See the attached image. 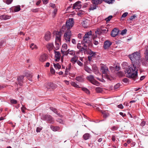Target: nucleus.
Segmentation results:
<instances>
[{"label":"nucleus","instance_id":"nucleus-1","mask_svg":"<svg viewBox=\"0 0 148 148\" xmlns=\"http://www.w3.org/2000/svg\"><path fill=\"white\" fill-rule=\"evenodd\" d=\"M129 58L132 63H134L132 64V65L127 70V77L135 80L137 78L138 69L140 66L139 65L140 62V54L138 52H135L129 55Z\"/></svg>","mask_w":148,"mask_h":148},{"label":"nucleus","instance_id":"nucleus-2","mask_svg":"<svg viewBox=\"0 0 148 148\" xmlns=\"http://www.w3.org/2000/svg\"><path fill=\"white\" fill-rule=\"evenodd\" d=\"M91 31L85 34L83 37V39L82 41V44H84V46L87 47L88 45H90L91 39L90 37L91 36Z\"/></svg>","mask_w":148,"mask_h":148},{"label":"nucleus","instance_id":"nucleus-3","mask_svg":"<svg viewBox=\"0 0 148 148\" xmlns=\"http://www.w3.org/2000/svg\"><path fill=\"white\" fill-rule=\"evenodd\" d=\"M101 71L106 78L108 79H110V76L108 68L106 66H101Z\"/></svg>","mask_w":148,"mask_h":148},{"label":"nucleus","instance_id":"nucleus-4","mask_svg":"<svg viewBox=\"0 0 148 148\" xmlns=\"http://www.w3.org/2000/svg\"><path fill=\"white\" fill-rule=\"evenodd\" d=\"M74 22L73 18H69L68 21H66V26H63L62 29H64L65 28H67V30H70L74 25Z\"/></svg>","mask_w":148,"mask_h":148},{"label":"nucleus","instance_id":"nucleus-5","mask_svg":"<svg viewBox=\"0 0 148 148\" xmlns=\"http://www.w3.org/2000/svg\"><path fill=\"white\" fill-rule=\"evenodd\" d=\"M86 78L91 83L97 86H98L100 83L94 78V77L92 75H90L87 76Z\"/></svg>","mask_w":148,"mask_h":148},{"label":"nucleus","instance_id":"nucleus-6","mask_svg":"<svg viewBox=\"0 0 148 148\" xmlns=\"http://www.w3.org/2000/svg\"><path fill=\"white\" fill-rule=\"evenodd\" d=\"M71 35V31L70 30H67L66 32L64 34V37L67 43H70V38Z\"/></svg>","mask_w":148,"mask_h":148},{"label":"nucleus","instance_id":"nucleus-7","mask_svg":"<svg viewBox=\"0 0 148 148\" xmlns=\"http://www.w3.org/2000/svg\"><path fill=\"white\" fill-rule=\"evenodd\" d=\"M44 120H46L49 123H53L54 122L53 118L50 115H46L43 117Z\"/></svg>","mask_w":148,"mask_h":148},{"label":"nucleus","instance_id":"nucleus-8","mask_svg":"<svg viewBox=\"0 0 148 148\" xmlns=\"http://www.w3.org/2000/svg\"><path fill=\"white\" fill-rule=\"evenodd\" d=\"M87 54L89 55L88 57V60L91 61L92 58H95L96 54V52H94L91 50H88L87 51Z\"/></svg>","mask_w":148,"mask_h":148},{"label":"nucleus","instance_id":"nucleus-9","mask_svg":"<svg viewBox=\"0 0 148 148\" xmlns=\"http://www.w3.org/2000/svg\"><path fill=\"white\" fill-rule=\"evenodd\" d=\"M24 78V76L21 75L18 77L17 80L18 81V84L15 83L16 85H19L20 86H22L23 84V79Z\"/></svg>","mask_w":148,"mask_h":148},{"label":"nucleus","instance_id":"nucleus-10","mask_svg":"<svg viewBox=\"0 0 148 148\" xmlns=\"http://www.w3.org/2000/svg\"><path fill=\"white\" fill-rule=\"evenodd\" d=\"M48 58L47 55L45 54H43L41 55L39 58L40 61L43 62L46 61Z\"/></svg>","mask_w":148,"mask_h":148},{"label":"nucleus","instance_id":"nucleus-11","mask_svg":"<svg viewBox=\"0 0 148 148\" xmlns=\"http://www.w3.org/2000/svg\"><path fill=\"white\" fill-rule=\"evenodd\" d=\"M81 2L78 1L75 3L73 6V9H79L81 7V5L80 4Z\"/></svg>","mask_w":148,"mask_h":148},{"label":"nucleus","instance_id":"nucleus-12","mask_svg":"<svg viewBox=\"0 0 148 148\" xmlns=\"http://www.w3.org/2000/svg\"><path fill=\"white\" fill-rule=\"evenodd\" d=\"M112 44L111 42L107 40L105 41L104 43V48L105 49L108 48Z\"/></svg>","mask_w":148,"mask_h":148},{"label":"nucleus","instance_id":"nucleus-13","mask_svg":"<svg viewBox=\"0 0 148 148\" xmlns=\"http://www.w3.org/2000/svg\"><path fill=\"white\" fill-rule=\"evenodd\" d=\"M51 38V33L49 32H47L45 35V39L47 41H49Z\"/></svg>","mask_w":148,"mask_h":148},{"label":"nucleus","instance_id":"nucleus-14","mask_svg":"<svg viewBox=\"0 0 148 148\" xmlns=\"http://www.w3.org/2000/svg\"><path fill=\"white\" fill-rule=\"evenodd\" d=\"M118 29L115 28L112 31L111 35L112 36L115 37L118 34Z\"/></svg>","mask_w":148,"mask_h":148},{"label":"nucleus","instance_id":"nucleus-15","mask_svg":"<svg viewBox=\"0 0 148 148\" xmlns=\"http://www.w3.org/2000/svg\"><path fill=\"white\" fill-rule=\"evenodd\" d=\"M54 52L55 54V56L56 58L55 61L56 62H58L60 60V57L61 56L60 54L59 51H54Z\"/></svg>","mask_w":148,"mask_h":148},{"label":"nucleus","instance_id":"nucleus-16","mask_svg":"<svg viewBox=\"0 0 148 148\" xmlns=\"http://www.w3.org/2000/svg\"><path fill=\"white\" fill-rule=\"evenodd\" d=\"M61 33L60 32H57L56 33V40L61 41Z\"/></svg>","mask_w":148,"mask_h":148},{"label":"nucleus","instance_id":"nucleus-17","mask_svg":"<svg viewBox=\"0 0 148 148\" xmlns=\"http://www.w3.org/2000/svg\"><path fill=\"white\" fill-rule=\"evenodd\" d=\"M10 17V16L8 15H3L0 16V19L1 20H5L9 19Z\"/></svg>","mask_w":148,"mask_h":148},{"label":"nucleus","instance_id":"nucleus-18","mask_svg":"<svg viewBox=\"0 0 148 148\" xmlns=\"http://www.w3.org/2000/svg\"><path fill=\"white\" fill-rule=\"evenodd\" d=\"M50 109L52 111H53L55 113H56L57 115H58L59 117H62L63 116L62 115L60 114L57 111V109L56 108H53L52 107H50Z\"/></svg>","mask_w":148,"mask_h":148},{"label":"nucleus","instance_id":"nucleus-19","mask_svg":"<svg viewBox=\"0 0 148 148\" xmlns=\"http://www.w3.org/2000/svg\"><path fill=\"white\" fill-rule=\"evenodd\" d=\"M89 21L88 20H86L83 21L82 25L84 28H87L89 26Z\"/></svg>","mask_w":148,"mask_h":148},{"label":"nucleus","instance_id":"nucleus-20","mask_svg":"<svg viewBox=\"0 0 148 148\" xmlns=\"http://www.w3.org/2000/svg\"><path fill=\"white\" fill-rule=\"evenodd\" d=\"M50 128L53 131L56 132L60 130V127L58 126H54L53 125L50 126Z\"/></svg>","mask_w":148,"mask_h":148},{"label":"nucleus","instance_id":"nucleus-21","mask_svg":"<svg viewBox=\"0 0 148 148\" xmlns=\"http://www.w3.org/2000/svg\"><path fill=\"white\" fill-rule=\"evenodd\" d=\"M60 41H55V44L54 47L56 50L60 48V45L59 43Z\"/></svg>","mask_w":148,"mask_h":148},{"label":"nucleus","instance_id":"nucleus-22","mask_svg":"<svg viewBox=\"0 0 148 148\" xmlns=\"http://www.w3.org/2000/svg\"><path fill=\"white\" fill-rule=\"evenodd\" d=\"M103 0H92V2L93 4H98L101 3Z\"/></svg>","mask_w":148,"mask_h":148},{"label":"nucleus","instance_id":"nucleus-23","mask_svg":"<svg viewBox=\"0 0 148 148\" xmlns=\"http://www.w3.org/2000/svg\"><path fill=\"white\" fill-rule=\"evenodd\" d=\"M84 70L87 72L91 73H92V70L88 66H85L84 67Z\"/></svg>","mask_w":148,"mask_h":148},{"label":"nucleus","instance_id":"nucleus-24","mask_svg":"<svg viewBox=\"0 0 148 148\" xmlns=\"http://www.w3.org/2000/svg\"><path fill=\"white\" fill-rule=\"evenodd\" d=\"M13 9L15 12H18L21 10L20 6L19 5H18L14 6L13 8Z\"/></svg>","mask_w":148,"mask_h":148},{"label":"nucleus","instance_id":"nucleus-25","mask_svg":"<svg viewBox=\"0 0 148 148\" xmlns=\"http://www.w3.org/2000/svg\"><path fill=\"white\" fill-rule=\"evenodd\" d=\"M77 57L76 56H75L74 57L72 58L71 60V62L72 63L74 64L77 61Z\"/></svg>","mask_w":148,"mask_h":148},{"label":"nucleus","instance_id":"nucleus-26","mask_svg":"<svg viewBox=\"0 0 148 148\" xmlns=\"http://www.w3.org/2000/svg\"><path fill=\"white\" fill-rule=\"evenodd\" d=\"M48 86L49 87L47 86V88H49L50 87H51L52 88H55L57 87V85L56 84H54L53 83H49L48 84Z\"/></svg>","mask_w":148,"mask_h":148},{"label":"nucleus","instance_id":"nucleus-27","mask_svg":"<svg viewBox=\"0 0 148 148\" xmlns=\"http://www.w3.org/2000/svg\"><path fill=\"white\" fill-rule=\"evenodd\" d=\"M47 47L49 50H51L54 47L52 43H49L47 46Z\"/></svg>","mask_w":148,"mask_h":148},{"label":"nucleus","instance_id":"nucleus-28","mask_svg":"<svg viewBox=\"0 0 148 148\" xmlns=\"http://www.w3.org/2000/svg\"><path fill=\"white\" fill-rule=\"evenodd\" d=\"M145 58L146 61L148 62V46L146 47V50L145 53Z\"/></svg>","mask_w":148,"mask_h":148},{"label":"nucleus","instance_id":"nucleus-29","mask_svg":"<svg viewBox=\"0 0 148 148\" xmlns=\"http://www.w3.org/2000/svg\"><path fill=\"white\" fill-rule=\"evenodd\" d=\"M53 64L54 67L56 69H60L61 68V66L59 63L57 64L53 63Z\"/></svg>","mask_w":148,"mask_h":148},{"label":"nucleus","instance_id":"nucleus-30","mask_svg":"<svg viewBox=\"0 0 148 148\" xmlns=\"http://www.w3.org/2000/svg\"><path fill=\"white\" fill-rule=\"evenodd\" d=\"M97 36L93 37H92V39L93 40V43L95 45H97L98 44V42L97 40Z\"/></svg>","mask_w":148,"mask_h":148},{"label":"nucleus","instance_id":"nucleus-31","mask_svg":"<svg viewBox=\"0 0 148 148\" xmlns=\"http://www.w3.org/2000/svg\"><path fill=\"white\" fill-rule=\"evenodd\" d=\"M83 138L85 140H87L90 137V134L88 133H86L83 136Z\"/></svg>","mask_w":148,"mask_h":148},{"label":"nucleus","instance_id":"nucleus-32","mask_svg":"<svg viewBox=\"0 0 148 148\" xmlns=\"http://www.w3.org/2000/svg\"><path fill=\"white\" fill-rule=\"evenodd\" d=\"M95 90L97 93H101L103 91V89L100 87H97L96 88Z\"/></svg>","mask_w":148,"mask_h":148},{"label":"nucleus","instance_id":"nucleus-33","mask_svg":"<svg viewBox=\"0 0 148 148\" xmlns=\"http://www.w3.org/2000/svg\"><path fill=\"white\" fill-rule=\"evenodd\" d=\"M96 4H93L91 5L90 7L89 10H93L95 9L97 7Z\"/></svg>","mask_w":148,"mask_h":148},{"label":"nucleus","instance_id":"nucleus-34","mask_svg":"<svg viewBox=\"0 0 148 148\" xmlns=\"http://www.w3.org/2000/svg\"><path fill=\"white\" fill-rule=\"evenodd\" d=\"M30 47L31 48L32 50L37 49V47L36 46L34 43H32L31 44Z\"/></svg>","mask_w":148,"mask_h":148},{"label":"nucleus","instance_id":"nucleus-35","mask_svg":"<svg viewBox=\"0 0 148 148\" xmlns=\"http://www.w3.org/2000/svg\"><path fill=\"white\" fill-rule=\"evenodd\" d=\"M88 49L85 47H82L80 48V49H79V51H84V53H87V51H88Z\"/></svg>","mask_w":148,"mask_h":148},{"label":"nucleus","instance_id":"nucleus-36","mask_svg":"<svg viewBox=\"0 0 148 148\" xmlns=\"http://www.w3.org/2000/svg\"><path fill=\"white\" fill-rule=\"evenodd\" d=\"M103 115V117L105 118H106L109 116L108 113H107L105 111H101V112Z\"/></svg>","mask_w":148,"mask_h":148},{"label":"nucleus","instance_id":"nucleus-37","mask_svg":"<svg viewBox=\"0 0 148 148\" xmlns=\"http://www.w3.org/2000/svg\"><path fill=\"white\" fill-rule=\"evenodd\" d=\"M82 90L88 94H89L90 93L89 90L86 88H82Z\"/></svg>","mask_w":148,"mask_h":148},{"label":"nucleus","instance_id":"nucleus-38","mask_svg":"<svg viewBox=\"0 0 148 148\" xmlns=\"http://www.w3.org/2000/svg\"><path fill=\"white\" fill-rule=\"evenodd\" d=\"M115 0H104V1L106 3L108 4H112L113 3Z\"/></svg>","mask_w":148,"mask_h":148},{"label":"nucleus","instance_id":"nucleus-39","mask_svg":"<svg viewBox=\"0 0 148 148\" xmlns=\"http://www.w3.org/2000/svg\"><path fill=\"white\" fill-rule=\"evenodd\" d=\"M69 49L67 50L66 51H62L61 50V52L64 54V55L67 56L69 53Z\"/></svg>","mask_w":148,"mask_h":148},{"label":"nucleus","instance_id":"nucleus-40","mask_svg":"<svg viewBox=\"0 0 148 148\" xmlns=\"http://www.w3.org/2000/svg\"><path fill=\"white\" fill-rule=\"evenodd\" d=\"M71 85L77 88L79 87L78 85H77L75 82H72L71 83Z\"/></svg>","mask_w":148,"mask_h":148},{"label":"nucleus","instance_id":"nucleus-41","mask_svg":"<svg viewBox=\"0 0 148 148\" xmlns=\"http://www.w3.org/2000/svg\"><path fill=\"white\" fill-rule=\"evenodd\" d=\"M42 127H38L36 129V132H39L42 130Z\"/></svg>","mask_w":148,"mask_h":148},{"label":"nucleus","instance_id":"nucleus-42","mask_svg":"<svg viewBox=\"0 0 148 148\" xmlns=\"http://www.w3.org/2000/svg\"><path fill=\"white\" fill-rule=\"evenodd\" d=\"M112 16H108L107 18H106L105 19V20L107 21H109L112 18Z\"/></svg>","mask_w":148,"mask_h":148},{"label":"nucleus","instance_id":"nucleus-43","mask_svg":"<svg viewBox=\"0 0 148 148\" xmlns=\"http://www.w3.org/2000/svg\"><path fill=\"white\" fill-rule=\"evenodd\" d=\"M120 86V83H118L117 84H116L115 86H114V89H116L118 88Z\"/></svg>","mask_w":148,"mask_h":148},{"label":"nucleus","instance_id":"nucleus-44","mask_svg":"<svg viewBox=\"0 0 148 148\" xmlns=\"http://www.w3.org/2000/svg\"><path fill=\"white\" fill-rule=\"evenodd\" d=\"M127 31V30L126 29H125L123 30H122V31L121 33V34L122 35H123L126 34Z\"/></svg>","mask_w":148,"mask_h":148},{"label":"nucleus","instance_id":"nucleus-45","mask_svg":"<svg viewBox=\"0 0 148 148\" xmlns=\"http://www.w3.org/2000/svg\"><path fill=\"white\" fill-rule=\"evenodd\" d=\"M69 54L71 55H74L75 54V52L73 50L69 51Z\"/></svg>","mask_w":148,"mask_h":148},{"label":"nucleus","instance_id":"nucleus-46","mask_svg":"<svg viewBox=\"0 0 148 148\" xmlns=\"http://www.w3.org/2000/svg\"><path fill=\"white\" fill-rule=\"evenodd\" d=\"M22 106H23V107L21 108V111H22V112L23 113H25V111L24 110L26 109V107L25 106H23V105H22Z\"/></svg>","mask_w":148,"mask_h":148},{"label":"nucleus","instance_id":"nucleus-47","mask_svg":"<svg viewBox=\"0 0 148 148\" xmlns=\"http://www.w3.org/2000/svg\"><path fill=\"white\" fill-rule=\"evenodd\" d=\"M128 14V13L125 12L124 13L122 16L121 18H125L126 17Z\"/></svg>","mask_w":148,"mask_h":148},{"label":"nucleus","instance_id":"nucleus-48","mask_svg":"<svg viewBox=\"0 0 148 148\" xmlns=\"http://www.w3.org/2000/svg\"><path fill=\"white\" fill-rule=\"evenodd\" d=\"M13 0H6L5 3L7 4H10L12 1Z\"/></svg>","mask_w":148,"mask_h":148},{"label":"nucleus","instance_id":"nucleus-49","mask_svg":"<svg viewBox=\"0 0 148 148\" xmlns=\"http://www.w3.org/2000/svg\"><path fill=\"white\" fill-rule=\"evenodd\" d=\"M11 102L12 103L16 104L17 103V101L15 99H12L11 100Z\"/></svg>","mask_w":148,"mask_h":148},{"label":"nucleus","instance_id":"nucleus-50","mask_svg":"<svg viewBox=\"0 0 148 148\" xmlns=\"http://www.w3.org/2000/svg\"><path fill=\"white\" fill-rule=\"evenodd\" d=\"M56 121L59 122L60 123H63V121L61 119H57Z\"/></svg>","mask_w":148,"mask_h":148},{"label":"nucleus","instance_id":"nucleus-51","mask_svg":"<svg viewBox=\"0 0 148 148\" xmlns=\"http://www.w3.org/2000/svg\"><path fill=\"white\" fill-rule=\"evenodd\" d=\"M50 72L52 74H54L55 72V71L54 69L53 68H51L50 69Z\"/></svg>","mask_w":148,"mask_h":148},{"label":"nucleus","instance_id":"nucleus-52","mask_svg":"<svg viewBox=\"0 0 148 148\" xmlns=\"http://www.w3.org/2000/svg\"><path fill=\"white\" fill-rule=\"evenodd\" d=\"M49 5L51 7L53 8H55L56 7V5L55 4L53 3H51Z\"/></svg>","mask_w":148,"mask_h":148},{"label":"nucleus","instance_id":"nucleus-53","mask_svg":"<svg viewBox=\"0 0 148 148\" xmlns=\"http://www.w3.org/2000/svg\"><path fill=\"white\" fill-rule=\"evenodd\" d=\"M71 64L70 63L69 64L68 67H67L66 68V70L68 71H69V70H70V69H71Z\"/></svg>","mask_w":148,"mask_h":148},{"label":"nucleus","instance_id":"nucleus-54","mask_svg":"<svg viewBox=\"0 0 148 148\" xmlns=\"http://www.w3.org/2000/svg\"><path fill=\"white\" fill-rule=\"evenodd\" d=\"M77 63L80 66H82L83 65V63L79 61H77Z\"/></svg>","mask_w":148,"mask_h":148},{"label":"nucleus","instance_id":"nucleus-55","mask_svg":"<svg viewBox=\"0 0 148 148\" xmlns=\"http://www.w3.org/2000/svg\"><path fill=\"white\" fill-rule=\"evenodd\" d=\"M136 17V16L135 15H134L133 16H132L130 18L129 20H132L135 18V17Z\"/></svg>","mask_w":148,"mask_h":148},{"label":"nucleus","instance_id":"nucleus-56","mask_svg":"<svg viewBox=\"0 0 148 148\" xmlns=\"http://www.w3.org/2000/svg\"><path fill=\"white\" fill-rule=\"evenodd\" d=\"M120 68L119 66L116 65L115 66V69L117 71H118L120 70Z\"/></svg>","mask_w":148,"mask_h":148},{"label":"nucleus","instance_id":"nucleus-57","mask_svg":"<svg viewBox=\"0 0 148 148\" xmlns=\"http://www.w3.org/2000/svg\"><path fill=\"white\" fill-rule=\"evenodd\" d=\"M117 107L119 108L122 109L123 108V106L122 104H119L117 106Z\"/></svg>","mask_w":148,"mask_h":148},{"label":"nucleus","instance_id":"nucleus-58","mask_svg":"<svg viewBox=\"0 0 148 148\" xmlns=\"http://www.w3.org/2000/svg\"><path fill=\"white\" fill-rule=\"evenodd\" d=\"M57 11V9H55L54 10V11L53 12V15H54V16H53V17L55 16L56 15V14Z\"/></svg>","mask_w":148,"mask_h":148},{"label":"nucleus","instance_id":"nucleus-59","mask_svg":"<svg viewBox=\"0 0 148 148\" xmlns=\"http://www.w3.org/2000/svg\"><path fill=\"white\" fill-rule=\"evenodd\" d=\"M145 121H143L140 124V125L142 127L144 126L145 124Z\"/></svg>","mask_w":148,"mask_h":148},{"label":"nucleus","instance_id":"nucleus-60","mask_svg":"<svg viewBox=\"0 0 148 148\" xmlns=\"http://www.w3.org/2000/svg\"><path fill=\"white\" fill-rule=\"evenodd\" d=\"M119 114L120 115L122 116L123 117L126 116V115L125 114V113H123V112H120L119 113Z\"/></svg>","mask_w":148,"mask_h":148},{"label":"nucleus","instance_id":"nucleus-61","mask_svg":"<svg viewBox=\"0 0 148 148\" xmlns=\"http://www.w3.org/2000/svg\"><path fill=\"white\" fill-rule=\"evenodd\" d=\"M123 81L125 83H127L128 82V79L127 78H125L123 79Z\"/></svg>","mask_w":148,"mask_h":148},{"label":"nucleus","instance_id":"nucleus-62","mask_svg":"<svg viewBox=\"0 0 148 148\" xmlns=\"http://www.w3.org/2000/svg\"><path fill=\"white\" fill-rule=\"evenodd\" d=\"M48 0H42L44 4H46L48 2Z\"/></svg>","mask_w":148,"mask_h":148},{"label":"nucleus","instance_id":"nucleus-63","mask_svg":"<svg viewBox=\"0 0 148 148\" xmlns=\"http://www.w3.org/2000/svg\"><path fill=\"white\" fill-rule=\"evenodd\" d=\"M108 29H106V28H105V29H103L101 31V32H107Z\"/></svg>","mask_w":148,"mask_h":148},{"label":"nucleus","instance_id":"nucleus-64","mask_svg":"<svg viewBox=\"0 0 148 148\" xmlns=\"http://www.w3.org/2000/svg\"><path fill=\"white\" fill-rule=\"evenodd\" d=\"M77 47L78 49H80V48H81V46L80 45V43H79L77 44Z\"/></svg>","mask_w":148,"mask_h":148}]
</instances>
